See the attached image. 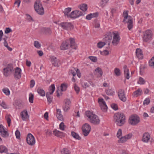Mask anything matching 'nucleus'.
<instances>
[{"mask_svg": "<svg viewBox=\"0 0 154 154\" xmlns=\"http://www.w3.org/2000/svg\"><path fill=\"white\" fill-rule=\"evenodd\" d=\"M13 70V67L11 64H8L6 67L3 69V74L4 75L8 77L9 75Z\"/></svg>", "mask_w": 154, "mask_h": 154, "instance_id": "obj_6", "label": "nucleus"}, {"mask_svg": "<svg viewBox=\"0 0 154 154\" xmlns=\"http://www.w3.org/2000/svg\"><path fill=\"white\" fill-rule=\"evenodd\" d=\"M70 42V46L72 49H76L77 48V45L75 42V40L74 38H69Z\"/></svg>", "mask_w": 154, "mask_h": 154, "instance_id": "obj_17", "label": "nucleus"}, {"mask_svg": "<svg viewBox=\"0 0 154 154\" xmlns=\"http://www.w3.org/2000/svg\"><path fill=\"white\" fill-rule=\"evenodd\" d=\"M92 18L97 17L98 16V13L97 12L94 13H93L90 14Z\"/></svg>", "mask_w": 154, "mask_h": 154, "instance_id": "obj_58", "label": "nucleus"}, {"mask_svg": "<svg viewBox=\"0 0 154 154\" xmlns=\"http://www.w3.org/2000/svg\"><path fill=\"white\" fill-rule=\"evenodd\" d=\"M109 0H101L100 2V6L102 8H103L105 5V4L107 3Z\"/></svg>", "mask_w": 154, "mask_h": 154, "instance_id": "obj_48", "label": "nucleus"}, {"mask_svg": "<svg viewBox=\"0 0 154 154\" xmlns=\"http://www.w3.org/2000/svg\"><path fill=\"white\" fill-rule=\"evenodd\" d=\"M2 91L6 95L8 96L10 94V91L8 88H3L2 90Z\"/></svg>", "mask_w": 154, "mask_h": 154, "instance_id": "obj_45", "label": "nucleus"}, {"mask_svg": "<svg viewBox=\"0 0 154 154\" xmlns=\"http://www.w3.org/2000/svg\"><path fill=\"white\" fill-rule=\"evenodd\" d=\"M145 81L143 78L141 77H140L139 78L138 83L140 85H143L145 84Z\"/></svg>", "mask_w": 154, "mask_h": 154, "instance_id": "obj_43", "label": "nucleus"}, {"mask_svg": "<svg viewBox=\"0 0 154 154\" xmlns=\"http://www.w3.org/2000/svg\"><path fill=\"white\" fill-rule=\"evenodd\" d=\"M89 58L92 61L96 62L97 61V57H96L94 56H89Z\"/></svg>", "mask_w": 154, "mask_h": 154, "instance_id": "obj_53", "label": "nucleus"}, {"mask_svg": "<svg viewBox=\"0 0 154 154\" xmlns=\"http://www.w3.org/2000/svg\"><path fill=\"white\" fill-rule=\"evenodd\" d=\"M102 53H103V54L106 55H108L109 54V51L106 50H104L103 52L100 51L101 54L103 55Z\"/></svg>", "mask_w": 154, "mask_h": 154, "instance_id": "obj_60", "label": "nucleus"}, {"mask_svg": "<svg viewBox=\"0 0 154 154\" xmlns=\"http://www.w3.org/2000/svg\"><path fill=\"white\" fill-rule=\"evenodd\" d=\"M128 11H124L123 12L122 16L124 17V19L123 22L125 23H128V28L130 30L133 26V20L131 16L128 15Z\"/></svg>", "mask_w": 154, "mask_h": 154, "instance_id": "obj_2", "label": "nucleus"}, {"mask_svg": "<svg viewBox=\"0 0 154 154\" xmlns=\"http://www.w3.org/2000/svg\"><path fill=\"white\" fill-rule=\"evenodd\" d=\"M34 8L36 12L39 15H42L44 14V8L40 1H36L34 4Z\"/></svg>", "mask_w": 154, "mask_h": 154, "instance_id": "obj_4", "label": "nucleus"}, {"mask_svg": "<svg viewBox=\"0 0 154 154\" xmlns=\"http://www.w3.org/2000/svg\"><path fill=\"white\" fill-rule=\"evenodd\" d=\"M41 30L42 32L46 35H50L52 33L51 29L49 28H43Z\"/></svg>", "mask_w": 154, "mask_h": 154, "instance_id": "obj_23", "label": "nucleus"}, {"mask_svg": "<svg viewBox=\"0 0 154 154\" xmlns=\"http://www.w3.org/2000/svg\"><path fill=\"white\" fill-rule=\"evenodd\" d=\"M12 31L11 29L9 27L6 28L5 31V33L6 34Z\"/></svg>", "mask_w": 154, "mask_h": 154, "instance_id": "obj_61", "label": "nucleus"}, {"mask_svg": "<svg viewBox=\"0 0 154 154\" xmlns=\"http://www.w3.org/2000/svg\"><path fill=\"white\" fill-rule=\"evenodd\" d=\"M106 45V43H105L104 42H103L101 41H100L97 43V46L98 48H101L103 47Z\"/></svg>", "mask_w": 154, "mask_h": 154, "instance_id": "obj_37", "label": "nucleus"}, {"mask_svg": "<svg viewBox=\"0 0 154 154\" xmlns=\"http://www.w3.org/2000/svg\"><path fill=\"white\" fill-rule=\"evenodd\" d=\"M114 73L117 76H119L121 74L120 70L118 68H116L114 69Z\"/></svg>", "mask_w": 154, "mask_h": 154, "instance_id": "obj_39", "label": "nucleus"}, {"mask_svg": "<svg viewBox=\"0 0 154 154\" xmlns=\"http://www.w3.org/2000/svg\"><path fill=\"white\" fill-rule=\"evenodd\" d=\"M62 154H71V152L67 148L63 149L62 151H61Z\"/></svg>", "mask_w": 154, "mask_h": 154, "instance_id": "obj_35", "label": "nucleus"}, {"mask_svg": "<svg viewBox=\"0 0 154 154\" xmlns=\"http://www.w3.org/2000/svg\"><path fill=\"white\" fill-rule=\"evenodd\" d=\"M34 45L35 47L39 48L41 47V45L38 41H35L34 42Z\"/></svg>", "mask_w": 154, "mask_h": 154, "instance_id": "obj_50", "label": "nucleus"}, {"mask_svg": "<svg viewBox=\"0 0 154 154\" xmlns=\"http://www.w3.org/2000/svg\"><path fill=\"white\" fill-rule=\"evenodd\" d=\"M76 13L75 10L72 11L71 12V14H69V17H70L71 18H76Z\"/></svg>", "mask_w": 154, "mask_h": 154, "instance_id": "obj_38", "label": "nucleus"}, {"mask_svg": "<svg viewBox=\"0 0 154 154\" xmlns=\"http://www.w3.org/2000/svg\"><path fill=\"white\" fill-rule=\"evenodd\" d=\"M127 140L125 136L122 137L118 140V142L119 143H123L125 142Z\"/></svg>", "mask_w": 154, "mask_h": 154, "instance_id": "obj_32", "label": "nucleus"}, {"mask_svg": "<svg viewBox=\"0 0 154 154\" xmlns=\"http://www.w3.org/2000/svg\"><path fill=\"white\" fill-rule=\"evenodd\" d=\"M85 114L86 116L88 118L90 119L94 114L92 112H91L90 111H86L85 112Z\"/></svg>", "mask_w": 154, "mask_h": 154, "instance_id": "obj_36", "label": "nucleus"}, {"mask_svg": "<svg viewBox=\"0 0 154 154\" xmlns=\"http://www.w3.org/2000/svg\"><path fill=\"white\" fill-rule=\"evenodd\" d=\"M95 71L96 72L99 73L100 76H102L103 72L101 68L100 67H97L95 69Z\"/></svg>", "mask_w": 154, "mask_h": 154, "instance_id": "obj_47", "label": "nucleus"}, {"mask_svg": "<svg viewBox=\"0 0 154 154\" xmlns=\"http://www.w3.org/2000/svg\"><path fill=\"white\" fill-rule=\"evenodd\" d=\"M124 69V74L125 78L128 79L130 78L129 70L127 66L126 65H125L123 66Z\"/></svg>", "mask_w": 154, "mask_h": 154, "instance_id": "obj_19", "label": "nucleus"}, {"mask_svg": "<svg viewBox=\"0 0 154 154\" xmlns=\"http://www.w3.org/2000/svg\"><path fill=\"white\" fill-rule=\"evenodd\" d=\"M55 90V85L54 84H52L49 87V91L46 93V97L47 99L48 102V104H50L52 101L53 97L52 94Z\"/></svg>", "mask_w": 154, "mask_h": 154, "instance_id": "obj_3", "label": "nucleus"}, {"mask_svg": "<svg viewBox=\"0 0 154 154\" xmlns=\"http://www.w3.org/2000/svg\"><path fill=\"white\" fill-rule=\"evenodd\" d=\"M112 34L111 32H109L108 34L105 35V37L103 39L104 42L106 44H107L109 45L112 39Z\"/></svg>", "mask_w": 154, "mask_h": 154, "instance_id": "obj_11", "label": "nucleus"}, {"mask_svg": "<svg viewBox=\"0 0 154 154\" xmlns=\"http://www.w3.org/2000/svg\"><path fill=\"white\" fill-rule=\"evenodd\" d=\"M149 65L154 68V57H153L149 61Z\"/></svg>", "mask_w": 154, "mask_h": 154, "instance_id": "obj_41", "label": "nucleus"}, {"mask_svg": "<svg viewBox=\"0 0 154 154\" xmlns=\"http://www.w3.org/2000/svg\"><path fill=\"white\" fill-rule=\"evenodd\" d=\"M51 61L52 64L54 66L59 67L60 64L59 60L54 56L51 57Z\"/></svg>", "mask_w": 154, "mask_h": 154, "instance_id": "obj_13", "label": "nucleus"}, {"mask_svg": "<svg viewBox=\"0 0 154 154\" xmlns=\"http://www.w3.org/2000/svg\"><path fill=\"white\" fill-rule=\"evenodd\" d=\"M29 101L31 103H33L34 95L31 93L29 94Z\"/></svg>", "mask_w": 154, "mask_h": 154, "instance_id": "obj_46", "label": "nucleus"}, {"mask_svg": "<svg viewBox=\"0 0 154 154\" xmlns=\"http://www.w3.org/2000/svg\"><path fill=\"white\" fill-rule=\"evenodd\" d=\"M150 135L148 132L144 133L143 135L142 141L144 142H147L150 139Z\"/></svg>", "mask_w": 154, "mask_h": 154, "instance_id": "obj_18", "label": "nucleus"}, {"mask_svg": "<svg viewBox=\"0 0 154 154\" xmlns=\"http://www.w3.org/2000/svg\"><path fill=\"white\" fill-rule=\"evenodd\" d=\"M142 93V90L140 88H138L136 91L133 92V95L134 97H137L140 95Z\"/></svg>", "mask_w": 154, "mask_h": 154, "instance_id": "obj_24", "label": "nucleus"}, {"mask_svg": "<svg viewBox=\"0 0 154 154\" xmlns=\"http://www.w3.org/2000/svg\"><path fill=\"white\" fill-rule=\"evenodd\" d=\"M72 8H65L63 11V13L64 14L65 16H67V17H69V14L68 13L71 11Z\"/></svg>", "mask_w": 154, "mask_h": 154, "instance_id": "obj_29", "label": "nucleus"}, {"mask_svg": "<svg viewBox=\"0 0 154 154\" xmlns=\"http://www.w3.org/2000/svg\"><path fill=\"white\" fill-rule=\"evenodd\" d=\"M16 137L18 139H20V133L18 130H17L15 133Z\"/></svg>", "mask_w": 154, "mask_h": 154, "instance_id": "obj_49", "label": "nucleus"}, {"mask_svg": "<svg viewBox=\"0 0 154 154\" xmlns=\"http://www.w3.org/2000/svg\"><path fill=\"white\" fill-rule=\"evenodd\" d=\"M132 136V133H129L124 136H125V138L127 140L130 139Z\"/></svg>", "mask_w": 154, "mask_h": 154, "instance_id": "obj_59", "label": "nucleus"}, {"mask_svg": "<svg viewBox=\"0 0 154 154\" xmlns=\"http://www.w3.org/2000/svg\"><path fill=\"white\" fill-rule=\"evenodd\" d=\"M100 106L101 110L103 112H105L107 111V106L106 103L105 104L100 105Z\"/></svg>", "mask_w": 154, "mask_h": 154, "instance_id": "obj_34", "label": "nucleus"}, {"mask_svg": "<svg viewBox=\"0 0 154 154\" xmlns=\"http://www.w3.org/2000/svg\"><path fill=\"white\" fill-rule=\"evenodd\" d=\"M65 126L63 122H61L59 125V128L61 130L63 131L64 130V128Z\"/></svg>", "mask_w": 154, "mask_h": 154, "instance_id": "obj_54", "label": "nucleus"}, {"mask_svg": "<svg viewBox=\"0 0 154 154\" xmlns=\"http://www.w3.org/2000/svg\"><path fill=\"white\" fill-rule=\"evenodd\" d=\"M111 107L115 110H116L118 109L117 105L115 103H112L111 104Z\"/></svg>", "mask_w": 154, "mask_h": 154, "instance_id": "obj_52", "label": "nucleus"}, {"mask_svg": "<svg viewBox=\"0 0 154 154\" xmlns=\"http://www.w3.org/2000/svg\"><path fill=\"white\" fill-rule=\"evenodd\" d=\"M1 134L2 136L4 137H7L9 136L8 133L6 131H3L2 133H1Z\"/></svg>", "mask_w": 154, "mask_h": 154, "instance_id": "obj_42", "label": "nucleus"}, {"mask_svg": "<svg viewBox=\"0 0 154 154\" xmlns=\"http://www.w3.org/2000/svg\"><path fill=\"white\" fill-rule=\"evenodd\" d=\"M118 96L122 101L123 102H125L126 101V97L124 90L122 89H119L118 92Z\"/></svg>", "mask_w": 154, "mask_h": 154, "instance_id": "obj_10", "label": "nucleus"}, {"mask_svg": "<svg viewBox=\"0 0 154 154\" xmlns=\"http://www.w3.org/2000/svg\"><path fill=\"white\" fill-rule=\"evenodd\" d=\"M76 16V18L82 16H84V14L81 11L75 10Z\"/></svg>", "mask_w": 154, "mask_h": 154, "instance_id": "obj_40", "label": "nucleus"}, {"mask_svg": "<svg viewBox=\"0 0 154 154\" xmlns=\"http://www.w3.org/2000/svg\"><path fill=\"white\" fill-rule=\"evenodd\" d=\"M71 135L73 138L77 140H80L81 139V137L79 135L73 131L71 132Z\"/></svg>", "mask_w": 154, "mask_h": 154, "instance_id": "obj_25", "label": "nucleus"}, {"mask_svg": "<svg viewBox=\"0 0 154 154\" xmlns=\"http://www.w3.org/2000/svg\"><path fill=\"white\" fill-rule=\"evenodd\" d=\"M152 35V31L149 29L146 30L144 33L143 37V41L147 42L151 39Z\"/></svg>", "mask_w": 154, "mask_h": 154, "instance_id": "obj_7", "label": "nucleus"}, {"mask_svg": "<svg viewBox=\"0 0 154 154\" xmlns=\"http://www.w3.org/2000/svg\"><path fill=\"white\" fill-rule=\"evenodd\" d=\"M140 121V119L138 116L131 115L129 118L128 122L131 125H135Z\"/></svg>", "mask_w": 154, "mask_h": 154, "instance_id": "obj_5", "label": "nucleus"}, {"mask_svg": "<svg viewBox=\"0 0 154 154\" xmlns=\"http://www.w3.org/2000/svg\"><path fill=\"white\" fill-rule=\"evenodd\" d=\"M136 54L137 57L140 59H142L143 57V54L142 51L140 48L136 49Z\"/></svg>", "mask_w": 154, "mask_h": 154, "instance_id": "obj_22", "label": "nucleus"}, {"mask_svg": "<svg viewBox=\"0 0 154 154\" xmlns=\"http://www.w3.org/2000/svg\"><path fill=\"white\" fill-rule=\"evenodd\" d=\"M21 69L18 67H17L15 70V72L14 74L15 78H16L17 79H20L21 77Z\"/></svg>", "mask_w": 154, "mask_h": 154, "instance_id": "obj_15", "label": "nucleus"}, {"mask_svg": "<svg viewBox=\"0 0 154 154\" xmlns=\"http://www.w3.org/2000/svg\"><path fill=\"white\" fill-rule=\"evenodd\" d=\"M37 92L41 96L43 97L45 96V91L40 88H38L37 90Z\"/></svg>", "mask_w": 154, "mask_h": 154, "instance_id": "obj_28", "label": "nucleus"}, {"mask_svg": "<svg viewBox=\"0 0 154 154\" xmlns=\"http://www.w3.org/2000/svg\"><path fill=\"white\" fill-rule=\"evenodd\" d=\"M82 134L85 137L87 136L90 133L91 131L85 129H82Z\"/></svg>", "mask_w": 154, "mask_h": 154, "instance_id": "obj_44", "label": "nucleus"}, {"mask_svg": "<svg viewBox=\"0 0 154 154\" xmlns=\"http://www.w3.org/2000/svg\"><path fill=\"white\" fill-rule=\"evenodd\" d=\"M74 88L77 94H78L80 91V88L76 84L75 85Z\"/></svg>", "mask_w": 154, "mask_h": 154, "instance_id": "obj_55", "label": "nucleus"}, {"mask_svg": "<svg viewBox=\"0 0 154 154\" xmlns=\"http://www.w3.org/2000/svg\"><path fill=\"white\" fill-rule=\"evenodd\" d=\"M68 85L66 84L63 83L60 86L61 90L62 91H65L67 88Z\"/></svg>", "mask_w": 154, "mask_h": 154, "instance_id": "obj_31", "label": "nucleus"}, {"mask_svg": "<svg viewBox=\"0 0 154 154\" xmlns=\"http://www.w3.org/2000/svg\"><path fill=\"white\" fill-rule=\"evenodd\" d=\"M69 47V43L67 41L63 42L60 47L61 50H65L67 49Z\"/></svg>", "mask_w": 154, "mask_h": 154, "instance_id": "obj_20", "label": "nucleus"}, {"mask_svg": "<svg viewBox=\"0 0 154 154\" xmlns=\"http://www.w3.org/2000/svg\"><path fill=\"white\" fill-rule=\"evenodd\" d=\"M20 116L23 120H25L29 117V116L26 110H24L20 113Z\"/></svg>", "mask_w": 154, "mask_h": 154, "instance_id": "obj_21", "label": "nucleus"}, {"mask_svg": "<svg viewBox=\"0 0 154 154\" xmlns=\"http://www.w3.org/2000/svg\"><path fill=\"white\" fill-rule=\"evenodd\" d=\"M0 105L4 109H6L7 108V106L6 105L4 101H3L2 103L0 104Z\"/></svg>", "mask_w": 154, "mask_h": 154, "instance_id": "obj_64", "label": "nucleus"}, {"mask_svg": "<svg viewBox=\"0 0 154 154\" xmlns=\"http://www.w3.org/2000/svg\"><path fill=\"white\" fill-rule=\"evenodd\" d=\"M90 120L91 123L95 125L99 124L100 122V120L98 117L95 114L93 115Z\"/></svg>", "mask_w": 154, "mask_h": 154, "instance_id": "obj_14", "label": "nucleus"}, {"mask_svg": "<svg viewBox=\"0 0 154 154\" xmlns=\"http://www.w3.org/2000/svg\"><path fill=\"white\" fill-rule=\"evenodd\" d=\"M35 84V82L34 80H32L30 81V88H32L33 87Z\"/></svg>", "mask_w": 154, "mask_h": 154, "instance_id": "obj_62", "label": "nucleus"}, {"mask_svg": "<svg viewBox=\"0 0 154 154\" xmlns=\"http://www.w3.org/2000/svg\"><path fill=\"white\" fill-rule=\"evenodd\" d=\"M98 102L100 104V105H102L106 103L105 101L104 100L103 98H101L100 99H99L98 100Z\"/></svg>", "mask_w": 154, "mask_h": 154, "instance_id": "obj_57", "label": "nucleus"}, {"mask_svg": "<svg viewBox=\"0 0 154 154\" xmlns=\"http://www.w3.org/2000/svg\"><path fill=\"white\" fill-rule=\"evenodd\" d=\"M105 92L106 94L108 95H113L115 93L114 91L111 89L106 90Z\"/></svg>", "mask_w": 154, "mask_h": 154, "instance_id": "obj_33", "label": "nucleus"}, {"mask_svg": "<svg viewBox=\"0 0 154 154\" xmlns=\"http://www.w3.org/2000/svg\"><path fill=\"white\" fill-rule=\"evenodd\" d=\"M114 121L116 122V124L119 126H121L125 122V116L122 112H117L115 113L114 116Z\"/></svg>", "mask_w": 154, "mask_h": 154, "instance_id": "obj_1", "label": "nucleus"}, {"mask_svg": "<svg viewBox=\"0 0 154 154\" xmlns=\"http://www.w3.org/2000/svg\"><path fill=\"white\" fill-rule=\"evenodd\" d=\"M122 130L121 129H119L117 133V137L118 138H120L121 137H122Z\"/></svg>", "mask_w": 154, "mask_h": 154, "instance_id": "obj_51", "label": "nucleus"}, {"mask_svg": "<svg viewBox=\"0 0 154 154\" xmlns=\"http://www.w3.org/2000/svg\"><path fill=\"white\" fill-rule=\"evenodd\" d=\"M150 100L149 98H147L144 100L143 102V104L148 105L150 102Z\"/></svg>", "mask_w": 154, "mask_h": 154, "instance_id": "obj_56", "label": "nucleus"}, {"mask_svg": "<svg viewBox=\"0 0 154 154\" xmlns=\"http://www.w3.org/2000/svg\"><path fill=\"white\" fill-rule=\"evenodd\" d=\"M62 28L66 30H69L72 29L73 26L70 23L68 22H62L59 24Z\"/></svg>", "mask_w": 154, "mask_h": 154, "instance_id": "obj_9", "label": "nucleus"}, {"mask_svg": "<svg viewBox=\"0 0 154 154\" xmlns=\"http://www.w3.org/2000/svg\"><path fill=\"white\" fill-rule=\"evenodd\" d=\"M26 141L27 143L31 146L35 144L34 137L31 133L28 134L26 138Z\"/></svg>", "mask_w": 154, "mask_h": 154, "instance_id": "obj_8", "label": "nucleus"}, {"mask_svg": "<svg viewBox=\"0 0 154 154\" xmlns=\"http://www.w3.org/2000/svg\"><path fill=\"white\" fill-rule=\"evenodd\" d=\"M120 38L119 35L117 34H114L112 43L113 45H116L119 42Z\"/></svg>", "mask_w": 154, "mask_h": 154, "instance_id": "obj_16", "label": "nucleus"}, {"mask_svg": "<svg viewBox=\"0 0 154 154\" xmlns=\"http://www.w3.org/2000/svg\"><path fill=\"white\" fill-rule=\"evenodd\" d=\"M64 103L65 104L63 106V109L65 112H67L70 109L71 101L69 99H67L64 100Z\"/></svg>", "mask_w": 154, "mask_h": 154, "instance_id": "obj_12", "label": "nucleus"}, {"mask_svg": "<svg viewBox=\"0 0 154 154\" xmlns=\"http://www.w3.org/2000/svg\"><path fill=\"white\" fill-rule=\"evenodd\" d=\"M58 133L59 134V137H64L65 136V134L63 132L60 131H57Z\"/></svg>", "mask_w": 154, "mask_h": 154, "instance_id": "obj_63", "label": "nucleus"}, {"mask_svg": "<svg viewBox=\"0 0 154 154\" xmlns=\"http://www.w3.org/2000/svg\"><path fill=\"white\" fill-rule=\"evenodd\" d=\"M79 8L81 10L85 12L87 9V5L85 4H83L80 5Z\"/></svg>", "mask_w": 154, "mask_h": 154, "instance_id": "obj_30", "label": "nucleus"}, {"mask_svg": "<svg viewBox=\"0 0 154 154\" xmlns=\"http://www.w3.org/2000/svg\"><path fill=\"white\" fill-rule=\"evenodd\" d=\"M84 129L91 131V127L88 124L85 123L82 125V129L84 130Z\"/></svg>", "mask_w": 154, "mask_h": 154, "instance_id": "obj_26", "label": "nucleus"}, {"mask_svg": "<svg viewBox=\"0 0 154 154\" xmlns=\"http://www.w3.org/2000/svg\"><path fill=\"white\" fill-rule=\"evenodd\" d=\"M8 151V149L5 146H0V152L2 153L5 152L7 153Z\"/></svg>", "mask_w": 154, "mask_h": 154, "instance_id": "obj_27", "label": "nucleus"}]
</instances>
